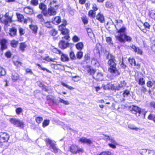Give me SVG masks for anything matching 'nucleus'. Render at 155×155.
I'll list each match as a JSON object with an SVG mask.
<instances>
[{
  "mask_svg": "<svg viewBox=\"0 0 155 155\" xmlns=\"http://www.w3.org/2000/svg\"><path fill=\"white\" fill-rule=\"evenodd\" d=\"M50 121L48 120H45L43 123V126L44 127L48 126L49 124Z\"/></svg>",
  "mask_w": 155,
  "mask_h": 155,
  "instance_id": "nucleus-47",
  "label": "nucleus"
},
{
  "mask_svg": "<svg viewBox=\"0 0 155 155\" xmlns=\"http://www.w3.org/2000/svg\"><path fill=\"white\" fill-rule=\"evenodd\" d=\"M47 146L49 147L51 150L55 153H60L61 150L58 148L56 146L55 142L49 139L46 140Z\"/></svg>",
  "mask_w": 155,
  "mask_h": 155,
  "instance_id": "nucleus-5",
  "label": "nucleus"
},
{
  "mask_svg": "<svg viewBox=\"0 0 155 155\" xmlns=\"http://www.w3.org/2000/svg\"><path fill=\"white\" fill-rule=\"evenodd\" d=\"M79 141L81 143H85L88 144H91L92 143V141L89 139H87L85 137H82L80 138Z\"/></svg>",
  "mask_w": 155,
  "mask_h": 155,
  "instance_id": "nucleus-15",
  "label": "nucleus"
},
{
  "mask_svg": "<svg viewBox=\"0 0 155 155\" xmlns=\"http://www.w3.org/2000/svg\"><path fill=\"white\" fill-rule=\"evenodd\" d=\"M43 25L48 28H51L52 27V24L50 21H45L43 23Z\"/></svg>",
  "mask_w": 155,
  "mask_h": 155,
  "instance_id": "nucleus-30",
  "label": "nucleus"
},
{
  "mask_svg": "<svg viewBox=\"0 0 155 155\" xmlns=\"http://www.w3.org/2000/svg\"><path fill=\"white\" fill-rule=\"evenodd\" d=\"M51 50L54 53L59 54H61V52L60 50H58L57 48L54 47H52L51 48Z\"/></svg>",
  "mask_w": 155,
  "mask_h": 155,
  "instance_id": "nucleus-29",
  "label": "nucleus"
},
{
  "mask_svg": "<svg viewBox=\"0 0 155 155\" xmlns=\"http://www.w3.org/2000/svg\"><path fill=\"white\" fill-rule=\"evenodd\" d=\"M154 84H155V81H153V82L149 81L147 82V85L148 87H151Z\"/></svg>",
  "mask_w": 155,
  "mask_h": 155,
  "instance_id": "nucleus-44",
  "label": "nucleus"
},
{
  "mask_svg": "<svg viewBox=\"0 0 155 155\" xmlns=\"http://www.w3.org/2000/svg\"><path fill=\"white\" fill-rule=\"evenodd\" d=\"M138 110H139V111H138L136 116H141L142 117H144L146 112L144 111L143 109H141L140 108H139Z\"/></svg>",
  "mask_w": 155,
  "mask_h": 155,
  "instance_id": "nucleus-23",
  "label": "nucleus"
},
{
  "mask_svg": "<svg viewBox=\"0 0 155 155\" xmlns=\"http://www.w3.org/2000/svg\"><path fill=\"white\" fill-rule=\"evenodd\" d=\"M101 87L104 90H116V89H119V87L116 85L112 84L109 83L107 84H103Z\"/></svg>",
  "mask_w": 155,
  "mask_h": 155,
  "instance_id": "nucleus-9",
  "label": "nucleus"
},
{
  "mask_svg": "<svg viewBox=\"0 0 155 155\" xmlns=\"http://www.w3.org/2000/svg\"><path fill=\"white\" fill-rule=\"evenodd\" d=\"M58 101L61 103H62L66 105H68L69 104L68 102V101H65L60 98H59Z\"/></svg>",
  "mask_w": 155,
  "mask_h": 155,
  "instance_id": "nucleus-49",
  "label": "nucleus"
},
{
  "mask_svg": "<svg viewBox=\"0 0 155 155\" xmlns=\"http://www.w3.org/2000/svg\"><path fill=\"white\" fill-rule=\"evenodd\" d=\"M107 59H109L108 64L110 65L108 69L109 71L111 74V79H114L118 77L120 74V72L116 68V64L115 63L114 57L110 54H109L107 56Z\"/></svg>",
  "mask_w": 155,
  "mask_h": 155,
  "instance_id": "nucleus-1",
  "label": "nucleus"
},
{
  "mask_svg": "<svg viewBox=\"0 0 155 155\" xmlns=\"http://www.w3.org/2000/svg\"><path fill=\"white\" fill-rule=\"evenodd\" d=\"M150 16L152 18L155 19V11L152 10L149 12Z\"/></svg>",
  "mask_w": 155,
  "mask_h": 155,
  "instance_id": "nucleus-40",
  "label": "nucleus"
},
{
  "mask_svg": "<svg viewBox=\"0 0 155 155\" xmlns=\"http://www.w3.org/2000/svg\"><path fill=\"white\" fill-rule=\"evenodd\" d=\"M91 64L93 65H94L96 67H98L99 66V64L96 59L93 58L92 59Z\"/></svg>",
  "mask_w": 155,
  "mask_h": 155,
  "instance_id": "nucleus-33",
  "label": "nucleus"
},
{
  "mask_svg": "<svg viewBox=\"0 0 155 155\" xmlns=\"http://www.w3.org/2000/svg\"><path fill=\"white\" fill-rule=\"evenodd\" d=\"M35 120L36 122L38 124L40 123L43 120V118L42 117H36Z\"/></svg>",
  "mask_w": 155,
  "mask_h": 155,
  "instance_id": "nucleus-55",
  "label": "nucleus"
},
{
  "mask_svg": "<svg viewBox=\"0 0 155 155\" xmlns=\"http://www.w3.org/2000/svg\"><path fill=\"white\" fill-rule=\"evenodd\" d=\"M35 64L36 65L38 66V68H39V69H41L42 70H43L44 71H46L47 72L49 73H51V71H50L49 70H48L46 68L42 67V66L40 64Z\"/></svg>",
  "mask_w": 155,
  "mask_h": 155,
  "instance_id": "nucleus-35",
  "label": "nucleus"
},
{
  "mask_svg": "<svg viewBox=\"0 0 155 155\" xmlns=\"http://www.w3.org/2000/svg\"><path fill=\"white\" fill-rule=\"evenodd\" d=\"M4 17L5 19H3L0 15V22L4 23L5 26H7L9 23L12 21V16H9L8 13L7 12L5 14Z\"/></svg>",
  "mask_w": 155,
  "mask_h": 155,
  "instance_id": "nucleus-6",
  "label": "nucleus"
},
{
  "mask_svg": "<svg viewBox=\"0 0 155 155\" xmlns=\"http://www.w3.org/2000/svg\"><path fill=\"white\" fill-rule=\"evenodd\" d=\"M129 63L132 65H134L136 66V62L134 58H130L128 59Z\"/></svg>",
  "mask_w": 155,
  "mask_h": 155,
  "instance_id": "nucleus-41",
  "label": "nucleus"
},
{
  "mask_svg": "<svg viewBox=\"0 0 155 155\" xmlns=\"http://www.w3.org/2000/svg\"><path fill=\"white\" fill-rule=\"evenodd\" d=\"M62 40L59 42V46L61 48L64 49L69 46V44L65 41V40H66L64 38V39H63L62 37Z\"/></svg>",
  "mask_w": 155,
  "mask_h": 155,
  "instance_id": "nucleus-12",
  "label": "nucleus"
},
{
  "mask_svg": "<svg viewBox=\"0 0 155 155\" xmlns=\"http://www.w3.org/2000/svg\"><path fill=\"white\" fill-rule=\"evenodd\" d=\"M18 44V42L17 41L15 40H12L11 41V46L14 48H16Z\"/></svg>",
  "mask_w": 155,
  "mask_h": 155,
  "instance_id": "nucleus-34",
  "label": "nucleus"
},
{
  "mask_svg": "<svg viewBox=\"0 0 155 155\" xmlns=\"http://www.w3.org/2000/svg\"><path fill=\"white\" fill-rule=\"evenodd\" d=\"M14 64L17 67H19L21 64V63L18 61H16L14 62Z\"/></svg>",
  "mask_w": 155,
  "mask_h": 155,
  "instance_id": "nucleus-63",
  "label": "nucleus"
},
{
  "mask_svg": "<svg viewBox=\"0 0 155 155\" xmlns=\"http://www.w3.org/2000/svg\"><path fill=\"white\" fill-rule=\"evenodd\" d=\"M43 60L46 61L48 62L50 61H54V59L51 58H50L49 56H46L43 58Z\"/></svg>",
  "mask_w": 155,
  "mask_h": 155,
  "instance_id": "nucleus-50",
  "label": "nucleus"
},
{
  "mask_svg": "<svg viewBox=\"0 0 155 155\" xmlns=\"http://www.w3.org/2000/svg\"><path fill=\"white\" fill-rule=\"evenodd\" d=\"M61 21V19L60 16H57L54 17L52 20V23L55 25H58Z\"/></svg>",
  "mask_w": 155,
  "mask_h": 155,
  "instance_id": "nucleus-21",
  "label": "nucleus"
},
{
  "mask_svg": "<svg viewBox=\"0 0 155 155\" xmlns=\"http://www.w3.org/2000/svg\"><path fill=\"white\" fill-rule=\"evenodd\" d=\"M103 79V75L101 73L99 72L97 73L96 79L98 80H101Z\"/></svg>",
  "mask_w": 155,
  "mask_h": 155,
  "instance_id": "nucleus-37",
  "label": "nucleus"
},
{
  "mask_svg": "<svg viewBox=\"0 0 155 155\" xmlns=\"http://www.w3.org/2000/svg\"><path fill=\"white\" fill-rule=\"evenodd\" d=\"M17 33V29L14 27L10 28L9 30V34L11 36L13 37L16 35Z\"/></svg>",
  "mask_w": 155,
  "mask_h": 155,
  "instance_id": "nucleus-22",
  "label": "nucleus"
},
{
  "mask_svg": "<svg viewBox=\"0 0 155 155\" xmlns=\"http://www.w3.org/2000/svg\"><path fill=\"white\" fill-rule=\"evenodd\" d=\"M80 78L78 76L72 77V80L75 82H77L80 80Z\"/></svg>",
  "mask_w": 155,
  "mask_h": 155,
  "instance_id": "nucleus-59",
  "label": "nucleus"
},
{
  "mask_svg": "<svg viewBox=\"0 0 155 155\" xmlns=\"http://www.w3.org/2000/svg\"><path fill=\"white\" fill-rule=\"evenodd\" d=\"M17 15L18 21L20 22H21L23 20V16L22 15L18 14H17Z\"/></svg>",
  "mask_w": 155,
  "mask_h": 155,
  "instance_id": "nucleus-42",
  "label": "nucleus"
},
{
  "mask_svg": "<svg viewBox=\"0 0 155 155\" xmlns=\"http://www.w3.org/2000/svg\"><path fill=\"white\" fill-rule=\"evenodd\" d=\"M143 25L144 26L145 28H148V29H150V25L148 23L145 22Z\"/></svg>",
  "mask_w": 155,
  "mask_h": 155,
  "instance_id": "nucleus-64",
  "label": "nucleus"
},
{
  "mask_svg": "<svg viewBox=\"0 0 155 155\" xmlns=\"http://www.w3.org/2000/svg\"><path fill=\"white\" fill-rule=\"evenodd\" d=\"M61 84L63 86L65 87H66V88H68V89H69L70 90H72V89H74V88H73L72 87L68 85V84L63 83V82H61Z\"/></svg>",
  "mask_w": 155,
  "mask_h": 155,
  "instance_id": "nucleus-46",
  "label": "nucleus"
},
{
  "mask_svg": "<svg viewBox=\"0 0 155 155\" xmlns=\"http://www.w3.org/2000/svg\"><path fill=\"white\" fill-rule=\"evenodd\" d=\"M6 72L5 69L0 67V76H4L6 74Z\"/></svg>",
  "mask_w": 155,
  "mask_h": 155,
  "instance_id": "nucleus-38",
  "label": "nucleus"
},
{
  "mask_svg": "<svg viewBox=\"0 0 155 155\" xmlns=\"http://www.w3.org/2000/svg\"><path fill=\"white\" fill-rule=\"evenodd\" d=\"M30 28L32 30L33 33L36 34L37 32L38 27L37 25H29Z\"/></svg>",
  "mask_w": 155,
  "mask_h": 155,
  "instance_id": "nucleus-24",
  "label": "nucleus"
},
{
  "mask_svg": "<svg viewBox=\"0 0 155 155\" xmlns=\"http://www.w3.org/2000/svg\"><path fill=\"white\" fill-rule=\"evenodd\" d=\"M97 155H113V154L110 152L104 151L100 153V154H98Z\"/></svg>",
  "mask_w": 155,
  "mask_h": 155,
  "instance_id": "nucleus-39",
  "label": "nucleus"
},
{
  "mask_svg": "<svg viewBox=\"0 0 155 155\" xmlns=\"http://www.w3.org/2000/svg\"><path fill=\"white\" fill-rule=\"evenodd\" d=\"M62 55H61V60L63 61H68L69 58L67 55L63 54L61 53Z\"/></svg>",
  "mask_w": 155,
  "mask_h": 155,
  "instance_id": "nucleus-27",
  "label": "nucleus"
},
{
  "mask_svg": "<svg viewBox=\"0 0 155 155\" xmlns=\"http://www.w3.org/2000/svg\"><path fill=\"white\" fill-rule=\"evenodd\" d=\"M70 57L71 59L74 60L76 59V57L74 52L71 51L70 53Z\"/></svg>",
  "mask_w": 155,
  "mask_h": 155,
  "instance_id": "nucleus-56",
  "label": "nucleus"
},
{
  "mask_svg": "<svg viewBox=\"0 0 155 155\" xmlns=\"http://www.w3.org/2000/svg\"><path fill=\"white\" fill-rule=\"evenodd\" d=\"M51 67L54 69L57 70L61 69V65L57 63H54L51 64Z\"/></svg>",
  "mask_w": 155,
  "mask_h": 155,
  "instance_id": "nucleus-25",
  "label": "nucleus"
},
{
  "mask_svg": "<svg viewBox=\"0 0 155 155\" xmlns=\"http://www.w3.org/2000/svg\"><path fill=\"white\" fill-rule=\"evenodd\" d=\"M109 141L111 143H109L108 145L111 148L113 149H115L116 148V146L117 145V143L116 141L114 138L111 137Z\"/></svg>",
  "mask_w": 155,
  "mask_h": 155,
  "instance_id": "nucleus-14",
  "label": "nucleus"
},
{
  "mask_svg": "<svg viewBox=\"0 0 155 155\" xmlns=\"http://www.w3.org/2000/svg\"><path fill=\"white\" fill-rule=\"evenodd\" d=\"M76 48L80 51H81L84 47L83 44L82 42L77 43L75 45Z\"/></svg>",
  "mask_w": 155,
  "mask_h": 155,
  "instance_id": "nucleus-26",
  "label": "nucleus"
},
{
  "mask_svg": "<svg viewBox=\"0 0 155 155\" xmlns=\"http://www.w3.org/2000/svg\"><path fill=\"white\" fill-rule=\"evenodd\" d=\"M96 19L101 23H104V18L102 14L100 13H98L96 16Z\"/></svg>",
  "mask_w": 155,
  "mask_h": 155,
  "instance_id": "nucleus-19",
  "label": "nucleus"
},
{
  "mask_svg": "<svg viewBox=\"0 0 155 155\" xmlns=\"http://www.w3.org/2000/svg\"><path fill=\"white\" fill-rule=\"evenodd\" d=\"M139 108H140L138 107L137 106L133 105L130 106L129 107V110L132 113L136 114V115L137 114V113L138 111H139L138 110Z\"/></svg>",
  "mask_w": 155,
  "mask_h": 155,
  "instance_id": "nucleus-16",
  "label": "nucleus"
},
{
  "mask_svg": "<svg viewBox=\"0 0 155 155\" xmlns=\"http://www.w3.org/2000/svg\"><path fill=\"white\" fill-rule=\"evenodd\" d=\"M70 151L73 153H76L83 152V150L82 149L78 147L77 146L73 145L70 146Z\"/></svg>",
  "mask_w": 155,
  "mask_h": 155,
  "instance_id": "nucleus-8",
  "label": "nucleus"
},
{
  "mask_svg": "<svg viewBox=\"0 0 155 155\" xmlns=\"http://www.w3.org/2000/svg\"><path fill=\"white\" fill-rule=\"evenodd\" d=\"M9 138V135L6 133H0V142L1 143L7 142Z\"/></svg>",
  "mask_w": 155,
  "mask_h": 155,
  "instance_id": "nucleus-10",
  "label": "nucleus"
},
{
  "mask_svg": "<svg viewBox=\"0 0 155 155\" xmlns=\"http://www.w3.org/2000/svg\"><path fill=\"white\" fill-rule=\"evenodd\" d=\"M27 45L25 43H21L20 44L19 49L22 51H24Z\"/></svg>",
  "mask_w": 155,
  "mask_h": 155,
  "instance_id": "nucleus-28",
  "label": "nucleus"
},
{
  "mask_svg": "<svg viewBox=\"0 0 155 155\" xmlns=\"http://www.w3.org/2000/svg\"><path fill=\"white\" fill-rule=\"evenodd\" d=\"M128 127L132 130H137L139 129L137 127L133 124H129L128 125Z\"/></svg>",
  "mask_w": 155,
  "mask_h": 155,
  "instance_id": "nucleus-43",
  "label": "nucleus"
},
{
  "mask_svg": "<svg viewBox=\"0 0 155 155\" xmlns=\"http://www.w3.org/2000/svg\"><path fill=\"white\" fill-rule=\"evenodd\" d=\"M106 6L108 8H112L113 7L112 3L110 2H107L106 4Z\"/></svg>",
  "mask_w": 155,
  "mask_h": 155,
  "instance_id": "nucleus-58",
  "label": "nucleus"
},
{
  "mask_svg": "<svg viewBox=\"0 0 155 155\" xmlns=\"http://www.w3.org/2000/svg\"><path fill=\"white\" fill-rule=\"evenodd\" d=\"M72 40L74 42H77L80 41V38L77 36L74 35L72 38Z\"/></svg>",
  "mask_w": 155,
  "mask_h": 155,
  "instance_id": "nucleus-53",
  "label": "nucleus"
},
{
  "mask_svg": "<svg viewBox=\"0 0 155 155\" xmlns=\"http://www.w3.org/2000/svg\"><path fill=\"white\" fill-rule=\"evenodd\" d=\"M19 32L20 35H23L25 33V30L22 28H19Z\"/></svg>",
  "mask_w": 155,
  "mask_h": 155,
  "instance_id": "nucleus-61",
  "label": "nucleus"
},
{
  "mask_svg": "<svg viewBox=\"0 0 155 155\" xmlns=\"http://www.w3.org/2000/svg\"><path fill=\"white\" fill-rule=\"evenodd\" d=\"M39 8L42 11H44L46 8V6L43 3H41L39 5Z\"/></svg>",
  "mask_w": 155,
  "mask_h": 155,
  "instance_id": "nucleus-45",
  "label": "nucleus"
},
{
  "mask_svg": "<svg viewBox=\"0 0 155 155\" xmlns=\"http://www.w3.org/2000/svg\"><path fill=\"white\" fill-rule=\"evenodd\" d=\"M126 28L123 27L117 31L115 35L116 39L121 43L125 42L126 41L130 42L132 39V38L127 35L125 33Z\"/></svg>",
  "mask_w": 155,
  "mask_h": 155,
  "instance_id": "nucleus-2",
  "label": "nucleus"
},
{
  "mask_svg": "<svg viewBox=\"0 0 155 155\" xmlns=\"http://www.w3.org/2000/svg\"><path fill=\"white\" fill-rule=\"evenodd\" d=\"M106 41L109 44H111V45H113V43H112L111 38L110 37H107L106 38Z\"/></svg>",
  "mask_w": 155,
  "mask_h": 155,
  "instance_id": "nucleus-60",
  "label": "nucleus"
},
{
  "mask_svg": "<svg viewBox=\"0 0 155 155\" xmlns=\"http://www.w3.org/2000/svg\"><path fill=\"white\" fill-rule=\"evenodd\" d=\"M50 5V7L48 8V11L43 12V14L45 16L54 15L56 14V10L58 8V6L56 4V1H53L51 2Z\"/></svg>",
  "mask_w": 155,
  "mask_h": 155,
  "instance_id": "nucleus-3",
  "label": "nucleus"
},
{
  "mask_svg": "<svg viewBox=\"0 0 155 155\" xmlns=\"http://www.w3.org/2000/svg\"><path fill=\"white\" fill-rule=\"evenodd\" d=\"M87 71L88 73L90 74L93 75L95 73L94 70L92 68H89L87 70Z\"/></svg>",
  "mask_w": 155,
  "mask_h": 155,
  "instance_id": "nucleus-54",
  "label": "nucleus"
},
{
  "mask_svg": "<svg viewBox=\"0 0 155 155\" xmlns=\"http://www.w3.org/2000/svg\"><path fill=\"white\" fill-rule=\"evenodd\" d=\"M138 84L141 85H143L145 84V80L143 78H140Z\"/></svg>",
  "mask_w": 155,
  "mask_h": 155,
  "instance_id": "nucleus-51",
  "label": "nucleus"
},
{
  "mask_svg": "<svg viewBox=\"0 0 155 155\" xmlns=\"http://www.w3.org/2000/svg\"><path fill=\"white\" fill-rule=\"evenodd\" d=\"M10 123L17 127L23 128L24 127V124L20 120L15 118H12L9 119Z\"/></svg>",
  "mask_w": 155,
  "mask_h": 155,
  "instance_id": "nucleus-7",
  "label": "nucleus"
},
{
  "mask_svg": "<svg viewBox=\"0 0 155 155\" xmlns=\"http://www.w3.org/2000/svg\"><path fill=\"white\" fill-rule=\"evenodd\" d=\"M19 76L16 73H13L12 74V78L14 81H16L19 79Z\"/></svg>",
  "mask_w": 155,
  "mask_h": 155,
  "instance_id": "nucleus-32",
  "label": "nucleus"
},
{
  "mask_svg": "<svg viewBox=\"0 0 155 155\" xmlns=\"http://www.w3.org/2000/svg\"><path fill=\"white\" fill-rule=\"evenodd\" d=\"M31 4L33 5L36 6L38 4V0H31Z\"/></svg>",
  "mask_w": 155,
  "mask_h": 155,
  "instance_id": "nucleus-52",
  "label": "nucleus"
},
{
  "mask_svg": "<svg viewBox=\"0 0 155 155\" xmlns=\"http://www.w3.org/2000/svg\"><path fill=\"white\" fill-rule=\"evenodd\" d=\"M116 85L118 87H119L118 89H116V90H119L120 88L125 86L126 85V83L124 81H123L120 82V84H119L118 85Z\"/></svg>",
  "mask_w": 155,
  "mask_h": 155,
  "instance_id": "nucleus-31",
  "label": "nucleus"
},
{
  "mask_svg": "<svg viewBox=\"0 0 155 155\" xmlns=\"http://www.w3.org/2000/svg\"><path fill=\"white\" fill-rule=\"evenodd\" d=\"M139 152L141 155H155V151L153 150L142 149Z\"/></svg>",
  "mask_w": 155,
  "mask_h": 155,
  "instance_id": "nucleus-11",
  "label": "nucleus"
},
{
  "mask_svg": "<svg viewBox=\"0 0 155 155\" xmlns=\"http://www.w3.org/2000/svg\"><path fill=\"white\" fill-rule=\"evenodd\" d=\"M22 111V109L21 108H17L16 110V113L18 114H19Z\"/></svg>",
  "mask_w": 155,
  "mask_h": 155,
  "instance_id": "nucleus-62",
  "label": "nucleus"
},
{
  "mask_svg": "<svg viewBox=\"0 0 155 155\" xmlns=\"http://www.w3.org/2000/svg\"><path fill=\"white\" fill-rule=\"evenodd\" d=\"M67 24V22L66 21H63L62 24L58 26V29L61 31V33L64 35V36L62 37L63 39L64 38L66 40H68L70 37L68 34L69 31L65 28V26Z\"/></svg>",
  "mask_w": 155,
  "mask_h": 155,
  "instance_id": "nucleus-4",
  "label": "nucleus"
},
{
  "mask_svg": "<svg viewBox=\"0 0 155 155\" xmlns=\"http://www.w3.org/2000/svg\"><path fill=\"white\" fill-rule=\"evenodd\" d=\"M82 56L83 53L81 51H78L77 54V58L78 59H81L82 57Z\"/></svg>",
  "mask_w": 155,
  "mask_h": 155,
  "instance_id": "nucleus-57",
  "label": "nucleus"
},
{
  "mask_svg": "<svg viewBox=\"0 0 155 155\" xmlns=\"http://www.w3.org/2000/svg\"><path fill=\"white\" fill-rule=\"evenodd\" d=\"M132 48L133 49L134 51L137 53V54L142 55L143 54V51L142 50L138 48H137L134 45H132L131 46Z\"/></svg>",
  "mask_w": 155,
  "mask_h": 155,
  "instance_id": "nucleus-17",
  "label": "nucleus"
},
{
  "mask_svg": "<svg viewBox=\"0 0 155 155\" xmlns=\"http://www.w3.org/2000/svg\"><path fill=\"white\" fill-rule=\"evenodd\" d=\"M24 11L27 14L29 15L32 14L34 13L33 9L29 7H25L24 9Z\"/></svg>",
  "mask_w": 155,
  "mask_h": 155,
  "instance_id": "nucleus-20",
  "label": "nucleus"
},
{
  "mask_svg": "<svg viewBox=\"0 0 155 155\" xmlns=\"http://www.w3.org/2000/svg\"><path fill=\"white\" fill-rule=\"evenodd\" d=\"M96 12L93 10H90L88 12L89 16L92 18H94L95 17Z\"/></svg>",
  "mask_w": 155,
  "mask_h": 155,
  "instance_id": "nucleus-36",
  "label": "nucleus"
},
{
  "mask_svg": "<svg viewBox=\"0 0 155 155\" xmlns=\"http://www.w3.org/2000/svg\"><path fill=\"white\" fill-rule=\"evenodd\" d=\"M102 47L100 44H97L94 50V52L96 54H100V52L102 50Z\"/></svg>",
  "mask_w": 155,
  "mask_h": 155,
  "instance_id": "nucleus-18",
  "label": "nucleus"
},
{
  "mask_svg": "<svg viewBox=\"0 0 155 155\" xmlns=\"http://www.w3.org/2000/svg\"><path fill=\"white\" fill-rule=\"evenodd\" d=\"M7 41L5 39L0 40V44L1 45V49L2 51L6 49L7 48L6 43Z\"/></svg>",
  "mask_w": 155,
  "mask_h": 155,
  "instance_id": "nucleus-13",
  "label": "nucleus"
},
{
  "mask_svg": "<svg viewBox=\"0 0 155 155\" xmlns=\"http://www.w3.org/2000/svg\"><path fill=\"white\" fill-rule=\"evenodd\" d=\"M81 19L84 24H87L88 23V18L86 17H83L81 18Z\"/></svg>",
  "mask_w": 155,
  "mask_h": 155,
  "instance_id": "nucleus-48",
  "label": "nucleus"
}]
</instances>
